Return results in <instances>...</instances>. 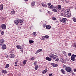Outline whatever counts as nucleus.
Wrapping results in <instances>:
<instances>
[{"label":"nucleus","instance_id":"nucleus-35","mask_svg":"<svg viewBox=\"0 0 76 76\" xmlns=\"http://www.w3.org/2000/svg\"><path fill=\"white\" fill-rule=\"evenodd\" d=\"M72 54H71V53H68V56H69V57H70V56H71V55Z\"/></svg>","mask_w":76,"mask_h":76},{"label":"nucleus","instance_id":"nucleus-11","mask_svg":"<svg viewBox=\"0 0 76 76\" xmlns=\"http://www.w3.org/2000/svg\"><path fill=\"white\" fill-rule=\"evenodd\" d=\"M67 12H68V10H65L64 12V14L65 15V16H67L68 15V14H67Z\"/></svg>","mask_w":76,"mask_h":76},{"label":"nucleus","instance_id":"nucleus-20","mask_svg":"<svg viewBox=\"0 0 76 76\" xmlns=\"http://www.w3.org/2000/svg\"><path fill=\"white\" fill-rule=\"evenodd\" d=\"M16 47L18 49H19V50H20V49L21 48V46L19 45H18Z\"/></svg>","mask_w":76,"mask_h":76},{"label":"nucleus","instance_id":"nucleus-46","mask_svg":"<svg viewBox=\"0 0 76 76\" xmlns=\"http://www.w3.org/2000/svg\"><path fill=\"white\" fill-rule=\"evenodd\" d=\"M49 76H53V75L51 74H49Z\"/></svg>","mask_w":76,"mask_h":76},{"label":"nucleus","instance_id":"nucleus-30","mask_svg":"<svg viewBox=\"0 0 76 76\" xmlns=\"http://www.w3.org/2000/svg\"><path fill=\"white\" fill-rule=\"evenodd\" d=\"M9 64H6V65L5 67V69H7L9 67Z\"/></svg>","mask_w":76,"mask_h":76},{"label":"nucleus","instance_id":"nucleus-44","mask_svg":"<svg viewBox=\"0 0 76 76\" xmlns=\"http://www.w3.org/2000/svg\"><path fill=\"white\" fill-rule=\"evenodd\" d=\"M44 39H45L43 37H42V38H41V40L44 41Z\"/></svg>","mask_w":76,"mask_h":76},{"label":"nucleus","instance_id":"nucleus-29","mask_svg":"<svg viewBox=\"0 0 76 76\" xmlns=\"http://www.w3.org/2000/svg\"><path fill=\"white\" fill-rule=\"evenodd\" d=\"M60 61H61L62 63H64V59L63 58H61Z\"/></svg>","mask_w":76,"mask_h":76},{"label":"nucleus","instance_id":"nucleus-3","mask_svg":"<svg viewBox=\"0 0 76 76\" xmlns=\"http://www.w3.org/2000/svg\"><path fill=\"white\" fill-rule=\"evenodd\" d=\"M65 70L67 72H70L72 71V68L69 67H66L65 68Z\"/></svg>","mask_w":76,"mask_h":76},{"label":"nucleus","instance_id":"nucleus-15","mask_svg":"<svg viewBox=\"0 0 76 76\" xmlns=\"http://www.w3.org/2000/svg\"><path fill=\"white\" fill-rule=\"evenodd\" d=\"M61 72H62V74H64V75L66 74V72L64 71V69H61Z\"/></svg>","mask_w":76,"mask_h":76},{"label":"nucleus","instance_id":"nucleus-24","mask_svg":"<svg viewBox=\"0 0 76 76\" xmlns=\"http://www.w3.org/2000/svg\"><path fill=\"white\" fill-rule=\"evenodd\" d=\"M52 11L53 12H57V9L54 8L52 10Z\"/></svg>","mask_w":76,"mask_h":76},{"label":"nucleus","instance_id":"nucleus-23","mask_svg":"<svg viewBox=\"0 0 76 76\" xmlns=\"http://www.w3.org/2000/svg\"><path fill=\"white\" fill-rule=\"evenodd\" d=\"M26 61H27L26 60H24V61L23 62V64L24 65H25L26 63Z\"/></svg>","mask_w":76,"mask_h":76},{"label":"nucleus","instance_id":"nucleus-50","mask_svg":"<svg viewBox=\"0 0 76 76\" xmlns=\"http://www.w3.org/2000/svg\"><path fill=\"white\" fill-rule=\"evenodd\" d=\"M20 51H21V52H23V49L20 50Z\"/></svg>","mask_w":76,"mask_h":76},{"label":"nucleus","instance_id":"nucleus-7","mask_svg":"<svg viewBox=\"0 0 76 76\" xmlns=\"http://www.w3.org/2000/svg\"><path fill=\"white\" fill-rule=\"evenodd\" d=\"M1 46H2L1 48L2 50H5V49H6V45L5 44H3Z\"/></svg>","mask_w":76,"mask_h":76},{"label":"nucleus","instance_id":"nucleus-32","mask_svg":"<svg viewBox=\"0 0 76 76\" xmlns=\"http://www.w3.org/2000/svg\"><path fill=\"white\" fill-rule=\"evenodd\" d=\"M73 21H74V22H76V18H72Z\"/></svg>","mask_w":76,"mask_h":76},{"label":"nucleus","instance_id":"nucleus-36","mask_svg":"<svg viewBox=\"0 0 76 76\" xmlns=\"http://www.w3.org/2000/svg\"><path fill=\"white\" fill-rule=\"evenodd\" d=\"M62 53H63L64 55H66V52L64 51H63Z\"/></svg>","mask_w":76,"mask_h":76},{"label":"nucleus","instance_id":"nucleus-51","mask_svg":"<svg viewBox=\"0 0 76 76\" xmlns=\"http://www.w3.org/2000/svg\"><path fill=\"white\" fill-rule=\"evenodd\" d=\"M72 75H75V73H74V72H72Z\"/></svg>","mask_w":76,"mask_h":76},{"label":"nucleus","instance_id":"nucleus-60","mask_svg":"<svg viewBox=\"0 0 76 76\" xmlns=\"http://www.w3.org/2000/svg\"><path fill=\"white\" fill-rule=\"evenodd\" d=\"M11 75L12 76H13V74H11Z\"/></svg>","mask_w":76,"mask_h":76},{"label":"nucleus","instance_id":"nucleus-16","mask_svg":"<svg viewBox=\"0 0 76 76\" xmlns=\"http://www.w3.org/2000/svg\"><path fill=\"white\" fill-rule=\"evenodd\" d=\"M48 8H49V9H53V8H54V6H53V5H52L50 6H48Z\"/></svg>","mask_w":76,"mask_h":76},{"label":"nucleus","instance_id":"nucleus-13","mask_svg":"<svg viewBox=\"0 0 76 76\" xmlns=\"http://www.w3.org/2000/svg\"><path fill=\"white\" fill-rule=\"evenodd\" d=\"M9 56L10 58H14L15 57V55H14L13 54H10V55Z\"/></svg>","mask_w":76,"mask_h":76},{"label":"nucleus","instance_id":"nucleus-6","mask_svg":"<svg viewBox=\"0 0 76 76\" xmlns=\"http://www.w3.org/2000/svg\"><path fill=\"white\" fill-rule=\"evenodd\" d=\"M1 28H2V29H4V30L6 29V24H2L1 25Z\"/></svg>","mask_w":76,"mask_h":76},{"label":"nucleus","instance_id":"nucleus-5","mask_svg":"<svg viewBox=\"0 0 76 76\" xmlns=\"http://www.w3.org/2000/svg\"><path fill=\"white\" fill-rule=\"evenodd\" d=\"M75 57H76V55H75L73 54L71 56V60L72 61H75L76 59H75Z\"/></svg>","mask_w":76,"mask_h":76},{"label":"nucleus","instance_id":"nucleus-45","mask_svg":"<svg viewBox=\"0 0 76 76\" xmlns=\"http://www.w3.org/2000/svg\"><path fill=\"white\" fill-rule=\"evenodd\" d=\"M67 12L68 14V15H69V14L70 13V12H69V10H68V12Z\"/></svg>","mask_w":76,"mask_h":76},{"label":"nucleus","instance_id":"nucleus-61","mask_svg":"<svg viewBox=\"0 0 76 76\" xmlns=\"http://www.w3.org/2000/svg\"><path fill=\"white\" fill-rule=\"evenodd\" d=\"M20 25H22V24H21Z\"/></svg>","mask_w":76,"mask_h":76},{"label":"nucleus","instance_id":"nucleus-49","mask_svg":"<svg viewBox=\"0 0 76 76\" xmlns=\"http://www.w3.org/2000/svg\"><path fill=\"white\" fill-rule=\"evenodd\" d=\"M47 7V5L45 4V6H44V7Z\"/></svg>","mask_w":76,"mask_h":76},{"label":"nucleus","instance_id":"nucleus-55","mask_svg":"<svg viewBox=\"0 0 76 76\" xmlns=\"http://www.w3.org/2000/svg\"><path fill=\"white\" fill-rule=\"evenodd\" d=\"M15 64H17V62H15Z\"/></svg>","mask_w":76,"mask_h":76},{"label":"nucleus","instance_id":"nucleus-18","mask_svg":"<svg viewBox=\"0 0 76 76\" xmlns=\"http://www.w3.org/2000/svg\"><path fill=\"white\" fill-rule=\"evenodd\" d=\"M42 51V49H39L36 52V54H38L39 52H40V51Z\"/></svg>","mask_w":76,"mask_h":76},{"label":"nucleus","instance_id":"nucleus-14","mask_svg":"<svg viewBox=\"0 0 76 76\" xmlns=\"http://www.w3.org/2000/svg\"><path fill=\"white\" fill-rule=\"evenodd\" d=\"M3 9V4H1V5H0V10H2Z\"/></svg>","mask_w":76,"mask_h":76},{"label":"nucleus","instance_id":"nucleus-10","mask_svg":"<svg viewBox=\"0 0 76 76\" xmlns=\"http://www.w3.org/2000/svg\"><path fill=\"white\" fill-rule=\"evenodd\" d=\"M67 21V19L65 18H64L62 19V22H63V23H64L65 24H66V22Z\"/></svg>","mask_w":76,"mask_h":76},{"label":"nucleus","instance_id":"nucleus-42","mask_svg":"<svg viewBox=\"0 0 76 76\" xmlns=\"http://www.w3.org/2000/svg\"><path fill=\"white\" fill-rule=\"evenodd\" d=\"M45 5V4L44 3L42 4V6H43V7H44Z\"/></svg>","mask_w":76,"mask_h":76},{"label":"nucleus","instance_id":"nucleus-59","mask_svg":"<svg viewBox=\"0 0 76 76\" xmlns=\"http://www.w3.org/2000/svg\"><path fill=\"white\" fill-rule=\"evenodd\" d=\"M66 3H68V1H66Z\"/></svg>","mask_w":76,"mask_h":76},{"label":"nucleus","instance_id":"nucleus-41","mask_svg":"<svg viewBox=\"0 0 76 76\" xmlns=\"http://www.w3.org/2000/svg\"><path fill=\"white\" fill-rule=\"evenodd\" d=\"M64 11H65V10L64 9H63V10H61V12H64Z\"/></svg>","mask_w":76,"mask_h":76},{"label":"nucleus","instance_id":"nucleus-39","mask_svg":"<svg viewBox=\"0 0 76 76\" xmlns=\"http://www.w3.org/2000/svg\"><path fill=\"white\" fill-rule=\"evenodd\" d=\"M34 66H36L37 65V61L34 62Z\"/></svg>","mask_w":76,"mask_h":76},{"label":"nucleus","instance_id":"nucleus-4","mask_svg":"<svg viewBox=\"0 0 76 76\" xmlns=\"http://www.w3.org/2000/svg\"><path fill=\"white\" fill-rule=\"evenodd\" d=\"M4 41H5L4 39H0V46H1L2 45H3V44H4Z\"/></svg>","mask_w":76,"mask_h":76},{"label":"nucleus","instance_id":"nucleus-43","mask_svg":"<svg viewBox=\"0 0 76 76\" xmlns=\"http://www.w3.org/2000/svg\"><path fill=\"white\" fill-rule=\"evenodd\" d=\"M1 35H3L4 34V31H2L1 32Z\"/></svg>","mask_w":76,"mask_h":76},{"label":"nucleus","instance_id":"nucleus-57","mask_svg":"<svg viewBox=\"0 0 76 76\" xmlns=\"http://www.w3.org/2000/svg\"><path fill=\"white\" fill-rule=\"evenodd\" d=\"M64 67H64H66V65H64V66H63Z\"/></svg>","mask_w":76,"mask_h":76},{"label":"nucleus","instance_id":"nucleus-12","mask_svg":"<svg viewBox=\"0 0 76 76\" xmlns=\"http://www.w3.org/2000/svg\"><path fill=\"white\" fill-rule=\"evenodd\" d=\"M46 28L47 29H51V26L50 25H46Z\"/></svg>","mask_w":76,"mask_h":76},{"label":"nucleus","instance_id":"nucleus-27","mask_svg":"<svg viewBox=\"0 0 76 76\" xmlns=\"http://www.w3.org/2000/svg\"><path fill=\"white\" fill-rule=\"evenodd\" d=\"M39 67V66L38 65H36V66H35L34 67L35 70H37Z\"/></svg>","mask_w":76,"mask_h":76},{"label":"nucleus","instance_id":"nucleus-9","mask_svg":"<svg viewBox=\"0 0 76 76\" xmlns=\"http://www.w3.org/2000/svg\"><path fill=\"white\" fill-rule=\"evenodd\" d=\"M51 65L53 67H57L58 66V65L57 64H56L54 63H51Z\"/></svg>","mask_w":76,"mask_h":76},{"label":"nucleus","instance_id":"nucleus-28","mask_svg":"<svg viewBox=\"0 0 76 76\" xmlns=\"http://www.w3.org/2000/svg\"><path fill=\"white\" fill-rule=\"evenodd\" d=\"M32 34L34 35V37H35L37 35V33L36 32H33Z\"/></svg>","mask_w":76,"mask_h":76},{"label":"nucleus","instance_id":"nucleus-31","mask_svg":"<svg viewBox=\"0 0 76 76\" xmlns=\"http://www.w3.org/2000/svg\"><path fill=\"white\" fill-rule=\"evenodd\" d=\"M34 41L33 40H29V43H32V44H33V43H34Z\"/></svg>","mask_w":76,"mask_h":76},{"label":"nucleus","instance_id":"nucleus-21","mask_svg":"<svg viewBox=\"0 0 76 76\" xmlns=\"http://www.w3.org/2000/svg\"><path fill=\"white\" fill-rule=\"evenodd\" d=\"M2 73L5 74L6 73H7V71L6 70H2Z\"/></svg>","mask_w":76,"mask_h":76},{"label":"nucleus","instance_id":"nucleus-34","mask_svg":"<svg viewBox=\"0 0 76 76\" xmlns=\"http://www.w3.org/2000/svg\"><path fill=\"white\" fill-rule=\"evenodd\" d=\"M52 19L53 20H56L57 19L56 18L53 17L52 18Z\"/></svg>","mask_w":76,"mask_h":76},{"label":"nucleus","instance_id":"nucleus-52","mask_svg":"<svg viewBox=\"0 0 76 76\" xmlns=\"http://www.w3.org/2000/svg\"><path fill=\"white\" fill-rule=\"evenodd\" d=\"M60 22H63L62 21H63L62 20H60Z\"/></svg>","mask_w":76,"mask_h":76},{"label":"nucleus","instance_id":"nucleus-47","mask_svg":"<svg viewBox=\"0 0 76 76\" xmlns=\"http://www.w3.org/2000/svg\"><path fill=\"white\" fill-rule=\"evenodd\" d=\"M74 47H75V48H76V43L74 45Z\"/></svg>","mask_w":76,"mask_h":76},{"label":"nucleus","instance_id":"nucleus-26","mask_svg":"<svg viewBox=\"0 0 76 76\" xmlns=\"http://www.w3.org/2000/svg\"><path fill=\"white\" fill-rule=\"evenodd\" d=\"M43 37L44 38H46L47 39H48V38L50 37V36L48 35H45V36H44Z\"/></svg>","mask_w":76,"mask_h":76},{"label":"nucleus","instance_id":"nucleus-25","mask_svg":"<svg viewBox=\"0 0 76 76\" xmlns=\"http://www.w3.org/2000/svg\"><path fill=\"white\" fill-rule=\"evenodd\" d=\"M15 13V11H12L11 12V15H14Z\"/></svg>","mask_w":76,"mask_h":76},{"label":"nucleus","instance_id":"nucleus-53","mask_svg":"<svg viewBox=\"0 0 76 76\" xmlns=\"http://www.w3.org/2000/svg\"><path fill=\"white\" fill-rule=\"evenodd\" d=\"M74 72H76V69H74Z\"/></svg>","mask_w":76,"mask_h":76},{"label":"nucleus","instance_id":"nucleus-58","mask_svg":"<svg viewBox=\"0 0 76 76\" xmlns=\"http://www.w3.org/2000/svg\"><path fill=\"white\" fill-rule=\"evenodd\" d=\"M15 66H17L18 65H17V64H15Z\"/></svg>","mask_w":76,"mask_h":76},{"label":"nucleus","instance_id":"nucleus-19","mask_svg":"<svg viewBox=\"0 0 76 76\" xmlns=\"http://www.w3.org/2000/svg\"><path fill=\"white\" fill-rule=\"evenodd\" d=\"M35 1H33L31 3V5L32 6H35Z\"/></svg>","mask_w":76,"mask_h":76},{"label":"nucleus","instance_id":"nucleus-17","mask_svg":"<svg viewBox=\"0 0 76 76\" xmlns=\"http://www.w3.org/2000/svg\"><path fill=\"white\" fill-rule=\"evenodd\" d=\"M47 72H48V70H47V69H45L42 71V74H45V73Z\"/></svg>","mask_w":76,"mask_h":76},{"label":"nucleus","instance_id":"nucleus-8","mask_svg":"<svg viewBox=\"0 0 76 76\" xmlns=\"http://www.w3.org/2000/svg\"><path fill=\"white\" fill-rule=\"evenodd\" d=\"M46 60H48V61H50L52 60L51 58H49L48 56L46 57Z\"/></svg>","mask_w":76,"mask_h":76},{"label":"nucleus","instance_id":"nucleus-33","mask_svg":"<svg viewBox=\"0 0 76 76\" xmlns=\"http://www.w3.org/2000/svg\"><path fill=\"white\" fill-rule=\"evenodd\" d=\"M46 26H47V25L46 24H43V28H45V27H46Z\"/></svg>","mask_w":76,"mask_h":76},{"label":"nucleus","instance_id":"nucleus-1","mask_svg":"<svg viewBox=\"0 0 76 76\" xmlns=\"http://www.w3.org/2000/svg\"><path fill=\"white\" fill-rule=\"evenodd\" d=\"M14 23L16 25H18L19 23H23V22L22 21L21 19H19L15 20Z\"/></svg>","mask_w":76,"mask_h":76},{"label":"nucleus","instance_id":"nucleus-56","mask_svg":"<svg viewBox=\"0 0 76 76\" xmlns=\"http://www.w3.org/2000/svg\"><path fill=\"white\" fill-rule=\"evenodd\" d=\"M55 57H58V56H57L56 55Z\"/></svg>","mask_w":76,"mask_h":76},{"label":"nucleus","instance_id":"nucleus-2","mask_svg":"<svg viewBox=\"0 0 76 76\" xmlns=\"http://www.w3.org/2000/svg\"><path fill=\"white\" fill-rule=\"evenodd\" d=\"M49 57H50L51 58H53V59H56V55L53 54L51 53H50L49 55Z\"/></svg>","mask_w":76,"mask_h":76},{"label":"nucleus","instance_id":"nucleus-38","mask_svg":"<svg viewBox=\"0 0 76 76\" xmlns=\"http://www.w3.org/2000/svg\"><path fill=\"white\" fill-rule=\"evenodd\" d=\"M59 60V58H57L55 60V61H57L58 62V61Z\"/></svg>","mask_w":76,"mask_h":76},{"label":"nucleus","instance_id":"nucleus-37","mask_svg":"<svg viewBox=\"0 0 76 76\" xmlns=\"http://www.w3.org/2000/svg\"><path fill=\"white\" fill-rule=\"evenodd\" d=\"M31 60H32V61H33L34 60V58L32 57L31 58Z\"/></svg>","mask_w":76,"mask_h":76},{"label":"nucleus","instance_id":"nucleus-48","mask_svg":"<svg viewBox=\"0 0 76 76\" xmlns=\"http://www.w3.org/2000/svg\"><path fill=\"white\" fill-rule=\"evenodd\" d=\"M48 13L49 14V15H50V11H48Z\"/></svg>","mask_w":76,"mask_h":76},{"label":"nucleus","instance_id":"nucleus-22","mask_svg":"<svg viewBox=\"0 0 76 76\" xmlns=\"http://www.w3.org/2000/svg\"><path fill=\"white\" fill-rule=\"evenodd\" d=\"M58 8L59 10H61V5H58Z\"/></svg>","mask_w":76,"mask_h":76},{"label":"nucleus","instance_id":"nucleus-40","mask_svg":"<svg viewBox=\"0 0 76 76\" xmlns=\"http://www.w3.org/2000/svg\"><path fill=\"white\" fill-rule=\"evenodd\" d=\"M48 6H51V4L50 3H48Z\"/></svg>","mask_w":76,"mask_h":76},{"label":"nucleus","instance_id":"nucleus-54","mask_svg":"<svg viewBox=\"0 0 76 76\" xmlns=\"http://www.w3.org/2000/svg\"><path fill=\"white\" fill-rule=\"evenodd\" d=\"M24 1H28V0H24Z\"/></svg>","mask_w":76,"mask_h":76}]
</instances>
